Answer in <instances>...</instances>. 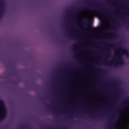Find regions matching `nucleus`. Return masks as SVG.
I'll use <instances>...</instances> for the list:
<instances>
[{"label":"nucleus","mask_w":129,"mask_h":129,"mask_svg":"<svg viewBox=\"0 0 129 129\" xmlns=\"http://www.w3.org/2000/svg\"><path fill=\"white\" fill-rule=\"evenodd\" d=\"M120 50H122V52L121 53H118V54L115 53V55L118 56V59H121V60H119L117 62L115 63V67H117V66L120 65V64H123L124 62L122 60V56H121V55H125V56H126V57H127V58H128L129 57V52L128 50H127V49L125 48H121V47H119L118 49H117V52H119Z\"/></svg>","instance_id":"obj_1"},{"label":"nucleus","mask_w":129,"mask_h":129,"mask_svg":"<svg viewBox=\"0 0 129 129\" xmlns=\"http://www.w3.org/2000/svg\"><path fill=\"white\" fill-rule=\"evenodd\" d=\"M7 111L5 103L2 100L0 99V121L6 119L7 117Z\"/></svg>","instance_id":"obj_2"},{"label":"nucleus","mask_w":129,"mask_h":129,"mask_svg":"<svg viewBox=\"0 0 129 129\" xmlns=\"http://www.w3.org/2000/svg\"><path fill=\"white\" fill-rule=\"evenodd\" d=\"M90 12H93L94 13H97L98 14H100V15H104L109 18V16L107 15V12L103 11V9L100 8V9L95 10V9H91L90 10Z\"/></svg>","instance_id":"obj_3"},{"label":"nucleus","mask_w":129,"mask_h":129,"mask_svg":"<svg viewBox=\"0 0 129 129\" xmlns=\"http://www.w3.org/2000/svg\"><path fill=\"white\" fill-rule=\"evenodd\" d=\"M89 21V20L88 18H87V17H85L82 20V22H83V23H84V24H87L88 23Z\"/></svg>","instance_id":"obj_4"},{"label":"nucleus","mask_w":129,"mask_h":129,"mask_svg":"<svg viewBox=\"0 0 129 129\" xmlns=\"http://www.w3.org/2000/svg\"><path fill=\"white\" fill-rule=\"evenodd\" d=\"M107 51L108 52V53L106 55V57L107 58H109V57H110V55L111 54V52H110V49L108 48V49H107Z\"/></svg>","instance_id":"obj_5"},{"label":"nucleus","mask_w":129,"mask_h":129,"mask_svg":"<svg viewBox=\"0 0 129 129\" xmlns=\"http://www.w3.org/2000/svg\"><path fill=\"white\" fill-rule=\"evenodd\" d=\"M106 65H109V66H112V64H113V61H111L110 62H104Z\"/></svg>","instance_id":"obj_6"},{"label":"nucleus","mask_w":129,"mask_h":129,"mask_svg":"<svg viewBox=\"0 0 129 129\" xmlns=\"http://www.w3.org/2000/svg\"><path fill=\"white\" fill-rule=\"evenodd\" d=\"M87 28H89L90 29H92V30H96V28H92V26L90 25H88L87 26Z\"/></svg>","instance_id":"obj_7"},{"label":"nucleus","mask_w":129,"mask_h":129,"mask_svg":"<svg viewBox=\"0 0 129 129\" xmlns=\"http://www.w3.org/2000/svg\"><path fill=\"white\" fill-rule=\"evenodd\" d=\"M114 46H115V44H111L110 45H109V47H114Z\"/></svg>","instance_id":"obj_8"},{"label":"nucleus","mask_w":129,"mask_h":129,"mask_svg":"<svg viewBox=\"0 0 129 129\" xmlns=\"http://www.w3.org/2000/svg\"><path fill=\"white\" fill-rule=\"evenodd\" d=\"M90 5H93V7H95V6H97V5H95V3H93V4H90Z\"/></svg>","instance_id":"obj_9"},{"label":"nucleus","mask_w":129,"mask_h":129,"mask_svg":"<svg viewBox=\"0 0 129 129\" xmlns=\"http://www.w3.org/2000/svg\"><path fill=\"white\" fill-rule=\"evenodd\" d=\"M125 103H126V102H129V99H127L126 100L124 101Z\"/></svg>","instance_id":"obj_10"},{"label":"nucleus","mask_w":129,"mask_h":129,"mask_svg":"<svg viewBox=\"0 0 129 129\" xmlns=\"http://www.w3.org/2000/svg\"><path fill=\"white\" fill-rule=\"evenodd\" d=\"M112 28L113 30H115V28H116V27L115 26H113Z\"/></svg>","instance_id":"obj_11"},{"label":"nucleus","mask_w":129,"mask_h":129,"mask_svg":"<svg viewBox=\"0 0 129 129\" xmlns=\"http://www.w3.org/2000/svg\"><path fill=\"white\" fill-rule=\"evenodd\" d=\"M111 34V35H113L114 36H115V35H116V33H114V32H112Z\"/></svg>","instance_id":"obj_12"},{"label":"nucleus","mask_w":129,"mask_h":129,"mask_svg":"<svg viewBox=\"0 0 129 129\" xmlns=\"http://www.w3.org/2000/svg\"><path fill=\"white\" fill-rule=\"evenodd\" d=\"M89 116H90V117H91V118H92V115L91 114V115H90Z\"/></svg>","instance_id":"obj_13"},{"label":"nucleus","mask_w":129,"mask_h":129,"mask_svg":"<svg viewBox=\"0 0 129 129\" xmlns=\"http://www.w3.org/2000/svg\"><path fill=\"white\" fill-rule=\"evenodd\" d=\"M0 4H1V5H3V2H0Z\"/></svg>","instance_id":"obj_14"},{"label":"nucleus","mask_w":129,"mask_h":129,"mask_svg":"<svg viewBox=\"0 0 129 129\" xmlns=\"http://www.w3.org/2000/svg\"><path fill=\"white\" fill-rule=\"evenodd\" d=\"M1 10H3V9H4V7H1Z\"/></svg>","instance_id":"obj_15"},{"label":"nucleus","mask_w":129,"mask_h":129,"mask_svg":"<svg viewBox=\"0 0 129 129\" xmlns=\"http://www.w3.org/2000/svg\"><path fill=\"white\" fill-rule=\"evenodd\" d=\"M70 119H72V117L71 116H70Z\"/></svg>","instance_id":"obj_16"},{"label":"nucleus","mask_w":129,"mask_h":129,"mask_svg":"<svg viewBox=\"0 0 129 129\" xmlns=\"http://www.w3.org/2000/svg\"><path fill=\"white\" fill-rule=\"evenodd\" d=\"M73 122H74L75 121L74 120H72Z\"/></svg>","instance_id":"obj_17"},{"label":"nucleus","mask_w":129,"mask_h":129,"mask_svg":"<svg viewBox=\"0 0 129 129\" xmlns=\"http://www.w3.org/2000/svg\"><path fill=\"white\" fill-rule=\"evenodd\" d=\"M127 16H128V17H129V13L127 14Z\"/></svg>","instance_id":"obj_18"},{"label":"nucleus","mask_w":129,"mask_h":129,"mask_svg":"<svg viewBox=\"0 0 129 129\" xmlns=\"http://www.w3.org/2000/svg\"><path fill=\"white\" fill-rule=\"evenodd\" d=\"M2 14H3V13H2V12H0V15H2Z\"/></svg>","instance_id":"obj_19"},{"label":"nucleus","mask_w":129,"mask_h":129,"mask_svg":"<svg viewBox=\"0 0 129 129\" xmlns=\"http://www.w3.org/2000/svg\"><path fill=\"white\" fill-rule=\"evenodd\" d=\"M86 10H88V9L87 8H86Z\"/></svg>","instance_id":"obj_20"},{"label":"nucleus","mask_w":129,"mask_h":129,"mask_svg":"<svg viewBox=\"0 0 129 129\" xmlns=\"http://www.w3.org/2000/svg\"><path fill=\"white\" fill-rule=\"evenodd\" d=\"M73 38H74V36H73V37H72V39H73Z\"/></svg>","instance_id":"obj_21"},{"label":"nucleus","mask_w":129,"mask_h":129,"mask_svg":"<svg viewBox=\"0 0 129 129\" xmlns=\"http://www.w3.org/2000/svg\"><path fill=\"white\" fill-rule=\"evenodd\" d=\"M2 78V76H0V79Z\"/></svg>","instance_id":"obj_22"},{"label":"nucleus","mask_w":129,"mask_h":129,"mask_svg":"<svg viewBox=\"0 0 129 129\" xmlns=\"http://www.w3.org/2000/svg\"><path fill=\"white\" fill-rule=\"evenodd\" d=\"M102 26H100V28H101Z\"/></svg>","instance_id":"obj_23"},{"label":"nucleus","mask_w":129,"mask_h":129,"mask_svg":"<svg viewBox=\"0 0 129 129\" xmlns=\"http://www.w3.org/2000/svg\"><path fill=\"white\" fill-rule=\"evenodd\" d=\"M97 69H99V68H97Z\"/></svg>","instance_id":"obj_24"},{"label":"nucleus","mask_w":129,"mask_h":129,"mask_svg":"<svg viewBox=\"0 0 129 129\" xmlns=\"http://www.w3.org/2000/svg\"><path fill=\"white\" fill-rule=\"evenodd\" d=\"M128 26H129V24H128Z\"/></svg>","instance_id":"obj_25"}]
</instances>
